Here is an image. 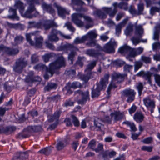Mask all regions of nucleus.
<instances>
[{"mask_svg":"<svg viewBox=\"0 0 160 160\" xmlns=\"http://www.w3.org/2000/svg\"><path fill=\"white\" fill-rule=\"evenodd\" d=\"M144 48L139 47L138 48H132L131 55L132 57H135L138 55H140L143 52Z\"/></svg>","mask_w":160,"mask_h":160,"instance_id":"obj_33","label":"nucleus"},{"mask_svg":"<svg viewBox=\"0 0 160 160\" xmlns=\"http://www.w3.org/2000/svg\"><path fill=\"white\" fill-rule=\"evenodd\" d=\"M86 41V37L85 36H83L81 38L79 37L76 38L74 40L73 43L76 44H77L80 43H82Z\"/></svg>","mask_w":160,"mask_h":160,"instance_id":"obj_46","label":"nucleus"},{"mask_svg":"<svg viewBox=\"0 0 160 160\" xmlns=\"http://www.w3.org/2000/svg\"><path fill=\"white\" fill-rule=\"evenodd\" d=\"M91 71H89L87 74H84L82 76V80L85 82H87L91 77Z\"/></svg>","mask_w":160,"mask_h":160,"instance_id":"obj_56","label":"nucleus"},{"mask_svg":"<svg viewBox=\"0 0 160 160\" xmlns=\"http://www.w3.org/2000/svg\"><path fill=\"white\" fill-rule=\"evenodd\" d=\"M19 51L18 49L17 48L7 47L6 54L9 56H15L19 53Z\"/></svg>","mask_w":160,"mask_h":160,"instance_id":"obj_32","label":"nucleus"},{"mask_svg":"<svg viewBox=\"0 0 160 160\" xmlns=\"http://www.w3.org/2000/svg\"><path fill=\"white\" fill-rule=\"evenodd\" d=\"M160 8L157 7H152L151 8L150 12L151 14L153 15L156 12H159Z\"/></svg>","mask_w":160,"mask_h":160,"instance_id":"obj_62","label":"nucleus"},{"mask_svg":"<svg viewBox=\"0 0 160 160\" xmlns=\"http://www.w3.org/2000/svg\"><path fill=\"white\" fill-rule=\"evenodd\" d=\"M96 145V141L95 139H92L89 142L88 145V148L93 151H94Z\"/></svg>","mask_w":160,"mask_h":160,"instance_id":"obj_49","label":"nucleus"},{"mask_svg":"<svg viewBox=\"0 0 160 160\" xmlns=\"http://www.w3.org/2000/svg\"><path fill=\"white\" fill-rule=\"evenodd\" d=\"M42 27H43L45 30L49 29L53 27H57L56 23L52 21L46 20L42 22Z\"/></svg>","mask_w":160,"mask_h":160,"instance_id":"obj_22","label":"nucleus"},{"mask_svg":"<svg viewBox=\"0 0 160 160\" xmlns=\"http://www.w3.org/2000/svg\"><path fill=\"white\" fill-rule=\"evenodd\" d=\"M47 68V67L42 63L38 64L34 67V69L38 70H45Z\"/></svg>","mask_w":160,"mask_h":160,"instance_id":"obj_52","label":"nucleus"},{"mask_svg":"<svg viewBox=\"0 0 160 160\" xmlns=\"http://www.w3.org/2000/svg\"><path fill=\"white\" fill-rule=\"evenodd\" d=\"M143 102L145 105L148 109H150L151 112H152L153 109L155 106V102L154 99H151L149 97L143 99Z\"/></svg>","mask_w":160,"mask_h":160,"instance_id":"obj_12","label":"nucleus"},{"mask_svg":"<svg viewBox=\"0 0 160 160\" xmlns=\"http://www.w3.org/2000/svg\"><path fill=\"white\" fill-rule=\"evenodd\" d=\"M72 21L79 27L85 26L86 29L94 25L93 19L90 16L81 13H74L72 15Z\"/></svg>","mask_w":160,"mask_h":160,"instance_id":"obj_1","label":"nucleus"},{"mask_svg":"<svg viewBox=\"0 0 160 160\" xmlns=\"http://www.w3.org/2000/svg\"><path fill=\"white\" fill-rule=\"evenodd\" d=\"M93 15L95 17H98L99 18L104 19L107 17V15L102 10H97L93 12Z\"/></svg>","mask_w":160,"mask_h":160,"instance_id":"obj_30","label":"nucleus"},{"mask_svg":"<svg viewBox=\"0 0 160 160\" xmlns=\"http://www.w3.org/2000/svg\"><path fill=\"white\" fill-rule=\"evenodd\" d=\"M144 4L142 3H140L138 5V11H137V15H139L142 14L144 10Z\"/></svg>","mask_w":160,"mask_h":160,"instance_id":"obj_47","label":"nucleus"},{"mask_svg":"<svg viewBox=\"0 0 160 160\" xmlns=\"http://www.w3.org/2000/svg\"><path fill=\"white\" fill-rule=\"evenodd\" d=\"M128 19H124L123 20L116 26V32L117 34H119L121 32V28L124 27L127 23Z\"/></svg>","mask_w":160,"mask_h":160,"instance_id":"obj_29","label":"nucleus"},{"mask_svg":"<svg viewBox=\"0 0 160 160\" xmlns=\"http://www.w3.org/2000/svg\"><path fill=\"white\" fill-rule=\"evenodd\" d=\"M86 54L91 57H96L98 56L100 53L97 51L93 49H88L86 51Z\"/></svg>","mask_w":160,"mask_h":160,"instance_id":"obj_35","label":"nucleus"},{"mask_svg":"<svg viewBox=\"0 0 160 160\" xmlns=\"http://www.w3.org/2000/svg\"><path fill=\"white\" fill-rule=\"evenodd\" d=\"M51 151L52 150L50 148H47L39 151L38 152L48 156L51 153Z\"/></svg>","mask_w":160,"mask_h":160,"instance_id":"obj_44","label":"nucleus"},{"mask_svg":"<svg viewBox=\"0 0 160 160\" xmlns=\"http://www.w3.org/2000/svg\"><path fill=\"white\" fill-rule=\"evenodd\" d=\"M144 118V115L141 112H137L133 116L134 120L138 123L142 122Z\"/></svg>","mask_w":160,"mask_h":160,"instance_id":"obj_21","label":"nucleus"},{"mask_svg":"<svg viewBox=\"0 0 160 160\" xmlns=\"http://www.w3.org/2000/svg\"><path fill=\"white\" fill-rule=\"evenodd\" d=\"M60 96L57 95L54 96L49 97L48 98V99L50 101H56L58 102L60 100Z\"/></svg>","mask_w":160,"mask_h":160,"instance_id":"obj_55","label":"nucleus"},{"mask_svg":"<svg viewBox=\"0 0 160 160\" xmlns=\"http://www.w3.org/2000/svg\"><path fill=\"white\" fill-rule=\"evenodd\" d=\"M117 46V42L114 38H111L108 43L104 45L103 48H101V50L107 53H113L114 52L115 48Z\"/></svg>","mask_w":160,"mask_h":160,"instance_id":"obj_7","label":"nucleus"},{"mask_svg":"<svg viewBox=\"0 0 160 160\" xmlns=\"http://www.w3.org/2000/svg\"><path fill=\"white\" fill-rule=\"evenodd\" d=\"M136 87L138 89V93L139 95H141L142 94V92L143 88V85L142 83L141 82H139L137 83Z\"/></svg>","mask_w":160,"mask_h":160,"instance_id":"obj_60","label":"nucleus"},{"mask_svg":"<svg viewBox=\"0 0 160 160\" xmlns=\"http://www.w3.org/2000/svg\"><path fill=\"white\" fill-rule=\"evenodd\" d=\"M121 93L122 98H128L126 101L128 103H131L134 101L136 94L134 90L129 88L123 90Z\"/></svg>","mask_w":160,"mask_h":160,"instance_id":"obj_8","label":"nucleus"},{"mask_svg":"<svg viewBox=\"0 0 160 160\" xmlns=\"http://www.w3.org/2000/svg\"><path fill=\"white\" fill-rule=\"evenodd\" d=\"M40 32L39 31H36L29 33H27L26 34V37L27 40L29 43L33 44V41L31 39V37L32 36H34L35 37H39Z\"/></svg>","mask_w":160,"mask_h":160,"instance_id":"obj_23","label":"nucleus"},{"mask_svg":"<svg viewBox=\"0 0 160 160\" xmlns=\"http://www.w3.org/2000/svg\"><path fill=\"white\" fill-rule=\"evenodd\" d=\"M84 36L86 40L89 41L86 44V46L91 47L96 46L95 39L98 36V34L96 30H91Z\"/></svg>","mask_w":160,"mask_h":160,"instance_id":"obj_5","label":"nucleus"},{"mask_svg":"<svg viewBox=\"0 0 160 160\" xmlns=\"http://www.w3.org/2000/svg\"><path fill=\"white\" fill-rule=\"evenodd\" d=\"M66 65V61L62 55L58 57L54 62L49 64V68H47L45 70L46 73L44 77L45 79H48L49 77H52L56 70L59 69L61 68L65 67Z\"/></svg>","mask_w":160,"mask_h":160,"instance_id":"obj_2","label":"nucleus"},{"mask_svg":"<svg viewBox=\"0 0 160 160\" xmlns=\"http://www.w3.org/2000/svg\"><path fill=\"white\" fill-rule=\"evenodd\" d=\"M35 42L33 41V44H31V43L29 44L31 45L34 46L37 48H41L42 46V44L43 42V38L41 36L39 37H35L34 38Z\"/></svg>","mask_w":160,"mask_h":160,"instance_id":"obj_20","label":"nucleus"},{"mask_svg":"<svg viewBox=\"0 0 160 160\" xmlns=\"http://www.w3.org/2000/svg\"><path fill=\"white\" fill-rule=\"evenodd\" d=\"M64 26L67 27L68 29L72 32H74L75 30V28L72 26V23L70 22H67L66 23Z\"/></svg>","mask_w":160,"mask_h":160,"instance_id":"obj_54","label":"nucleus"},{"mask_svg":"<svg viewBox=\"0 0 160 160\" xmlns=\"http://www.w3.org/2000/svg\"><path fill=\"white\" fill-rule=\"evenodd\" d=\"M132 48L127 45H124L120 47L118 50V52L121 54L127 56L129 55V56L131 55Z\"/></svg>","mask_w":160,"mask_h":160,"instance_id":"obj_15","label":"nucleus"},{"mask_svg":"<svg viewBox=\"0 0 160 160\" xmlns=\"http://www.w3.org/2000/svg\"><path fill=\"white\" fill-rule=\"evenodd\" d=\"M29 136V133L28 131H25V128L22 132L19 133L18 137V138L21 139L28 137Z\"/></svg>","mask_w":160,"mask_h":160,"instance_id":"obj_48","label":"nucleus"},{"mask_svg":"<svg viewBox=\"0 0 160 160\" xmlns=\"http://www.w3.org/2000/svg\"><path fill=\"white\" fill-rule=\"evenodd\" d=\"M84 57H78V59L75 64V66H79L80 67H82L83 65V62L84 61Z\"/></svg>","mask_w":160,"mask_h":160,"instance_id":"obj_53","label":"nucleus"},{"mask_svg":"<svg viewBox=\"0 0 160 160\" xmlns=\"http://www.w3.org/2000/svg\"><path fill=\"white\" fill-rule=\"evenodd\" d=\"M14 6L19 10L21 13H23L24 12L25 6L23 3L20 0L16 1Z\"/></svg>","mask_w":160,"mask_h":160,"instance_id":"obj_31","label":"nucleus"},{"mask_svg":"<svg viewBox=\"0 0 160 160\" xmlns=\"http://www.w3.org/2000/svg\"><path fill=\"white\" fill-rule=\"evenodd\" d=\"M75 94L76 95L78 94L81 95V99L78 100L77 101L78 102L79 104H84L87 101L89 100V92L88 91L83 92L81 90H78L75 92Z\"/></svg>","mask_w":160,"mask_h":160,"instance_id":"obj_10","label":"nucleus"},{"mask_svg":"<svg viewBox=\"0 0 160 160\" xmlns=\"http://www.w3.org/2000/svg\"><path fill=\"white\" fill-rule=\"evenodd\" d=\"M34 73L32 71L30 72L26 79V81L30 84L32 83V79L34 77Z\"/></svg>","mask_w":160,"mask_h":160,"instance_id":"obj_50","label":"nucleus"},{"mask_svg":"<svg viewBox=\"0 0 160 160\" xmlns=\"http://www.w3.org/2000/svg\"><path fill=\"white\" fill-rule=\"evenodd\" d=\"M77 51H72L68 54V59L71 61V63L72 64L73 63L74 60V58L75 56L77 55Z\"/></svg>","mask_w":160,"mask_h":160,"instance_id":"obj_45","label":"nucleus"},{"mask_svg":"<svg viewBox=\"0 0 160 160\" xmlns=\"http://www.w3.org/2000/svg\"><path fill=\"white\" fill-rule=\"evenodd\" d=\"M57 87V84L55 83L48 82L44 87V90L45 91H49L51 90L55 89Z\"/></svg>","mask_w":160,"mask_h":160,"instance_id":"obj_36","label":"nucleus"},{"mask_svg":"<svg viewBox=\"0 0 160 160\" xmlns=\"http://www.w3.org/2000/svg\"><path fill=\"white\" fill-rule=\"evenodd\" d=\"M141 60L146 64L150 63L152 62V58L150 56L142 55L141 56Z\"/></svg>","mask_w":160,"mask_h":160,"instance_id":"obj_43","label":"nucleus"},{"mask_svg":"<svg viewBox=\"0 0 160 160\" xmlns=\"http://www.w3.org/2000/svg\"><path fill=\"white\" fill-rule=\"evenodd\" d=\"M42 127L40 126H30L25 128V131H28L29 133L41 131Z\"/></svg>","mask_w":160,"mask_h":160,"instance_id":"obj_25","label":"nucleus"},{"mask_svg":"<svg viewBox=\"0 0 160 160\" xmlns=\"http://www.w3.org/2000/svg\"><path fill=\"white\" fill-rule=\"evenodd\" d=\"M71 117L72 118V122L75 127H78L79 126V122L77 118L74 115H72Z\"/></svg>","mask_w":160,"mask_h":160,"instance_id":"obj_57","label":"nucleus"},{"mask_svg":"<svg viewBox=\"0 0 160 160\" xmlns=\"http://www.w3.org/2000/svg\"><path fill=\"white\" fill-rule=\"evenodd\" d=\"M109 75L108 73L105 74L104 77L101 79L100 83L97 84L96 88H93L92 89V98L98 97L100 94V91L106 88L107 84L108 83V80Z\"/></svg>","mask_w":160,"mask_h":160,"instance_id":"obj_3","label":"nucleus"},{"mask_svg":"<svg viewBox=\"0 0 160 160\" xmlns=\"http://www.w3.org/2000/svg\"><path fill=\"white\" fill-rule=\"evenodd\" d=\"M152 74L149 72H146L143 76V78L147 81V83L151 84L152 83L151 81Z\"/></svg>","mask_w":160,"mask_h":160,"instance_id":"obj_41","label":"nucleus"},{"mask_svg":"<svg viewBox=\"0 0 160 160\" xmlns=\"http://www.w3.org/2000/svg\"><path fill=\"white\" fill-rule=\"evenodd\" d=\"M4 133L6 134H10L16 130V127L13 126H9L5 128H3Z\"/></svg>","mask_w":160,"mask_h":160,"instance_id":"obj_39","label":"nucleus"},{"mask_svg":"<svg viewBox=\"0 0 160 160\" xmlns=\"http://www.w3.org/2000/svg\"><path fill=\"white\" fill-rule=\"evenodd\" d=\"M9 12L11 15H8V18L11 19H16L17 20H19V18L17 16L16 9H14L12 7L9 8L8 11Z\"/></svg>","mask_w":160,"mask_h":160,"instance_id":"obj_24","label":"nucleus"},{"mask_svg":"<svg viewBox=\"0 0 160 160\" xmlns=\"http://www.w3.org/2000/svg\"><path fill=\"white\" fill-rule=\"evenodd\" d=\"M153 76L155 82L160 87V75L156 73L154 74Z\"/></svg>","mask_w":160,"mask_h":160,"instance_id":"obj_64","label":"nucleus"},{"mask_svg":"<svg viewBox=\"0 0 160 160\" xmlns=\"http://www.w3.org/2000/svg\"><path fill=\"white\" fill-rule=\"evenodd\" d=\"M85 4L84 2L82 0H71L70 5L78 12H86L88 11L87 8L82 7V6Z\"/></svg>","mask_w":160,"mask_h":160,"instance_id":"obj_9","label":"nucleus"},{"mask_svg":"<svg viewBox=\"0 0 160 160\" xmlns=\"http://www.w3.org/2000/svg\"><path fill=\"white\" fill-rule=\"evenodd\" d=\"M34 6L33 5L30 4V5L28 8L27 11L24 13H21L22 16L29 18H32L33 17V15L32 14V13L35 10Z\"/></svg>","mask_w":160,"mask_h":160,"instance_id":"obj_17","label":"nucleus"},{"mask_svg":"<svg viewBox=\"0 0 160 160\" xmlns=\"http://www.w3.org/2000/svg\"><path fill=\"white\" fill-rule=\"evenodd\" d=\"M112 118H113L115 121H117L122 119L123 117V114L119 112H115L110 114Z\"/></svg>","mask_w":160,"mask_h":160,"instance_id":"obj_27","label":"nucleus"},{"mask_svg":"<svg viewBox=\"0 0 160 160\" xmlns=\"http://www.w3.org/2000/svg\"><path fill=\"white\" fill-rule=\"evenodd\" d=\"M42 7L44 11L47 12L53 16L55 15V10L52 8L51 4H48L43 2L42 4Z\"/></svg>","mask_w":160,"mask_h":160,"instance_id":"obj_18","label":"nucleus"},{"mask_svg":"<svg viewBox=\"0 0 160 160\" xmlns=\"http://www.w3.org/2000/svg\"><path fill=\"white\" fill-rule=\"evenodd\" d=\"M102 10L105 14H108L111 17H113L114 15L112 16L113 12L114 11V8L113 11L111 8L104 7L102 8Z\"/></svg>","mask_w":160,"mask_h":160,"instance_id":"obj_42","label":"nucleus"},{"mask_svg":"<svg viewBox=\"0 0 160 160\" xmlns=\"http://www.w3.org/2000/svg\"><path fill=\"white\" fill-rule=\"evenodd\" d=\"M62 50L68 52V51H78L79 50L77 47L75 46L73 44L68 43L62 45Z\"/></svg>","mask_w":160,"mask_h":160,"instance_id":"obj_19","label":"nucleus"},{"mask_svg":"<svg viewBox=\"0 0 160 160\" xmlns=\"http://www.w3.org/2000/svg\"><path fill=\"white\" fill-rule=\"evenodd\" d=\"M28 157V152L26 151L23 152H18L15 153L12 160H26Z\"/></svg>","mask_w":160,"mask_h":160,"instance_id":"obj_16","label":"nucleus"},{"mask_svg":"<svg viewBox=\"0 0 160 160\" xmlns=\"http://www.w3.org/2000/svg\"><path fill=\"white\" fill-rule=\"evenodd\" d=\"M103 121L100 118H96L94 121V124L97 131H100L101 127L103 125Z\"/></svg>","mask_w":160,"mask_h":160,"instance_id":"obj_28","label":"nucleus"},{"mask_svg":"<svg viewBox=\"0 0 160 160\" xmlns=\"http://www.w3.org/2000/svg\"><path fill=\"white\" fill-rule=\"evenodd\" d=\"M133 25L132 24L129 25L127 27L125 33L127 35H129L133 31Z\"/></svg>","mask_w":160,"mask_h":160,"instance_id":"obj_58","label":"nucleus"},{"mask_svg":"<svg viewBox=\"0 0 160 160\" xmlns=\"http://www.w3.org/2000/svg\"><path fill=\"white\" fill-rule=\"evenodd\" d=\"M143 65V63L140 61H136L134 63V71L136 72Z\"/></svg>","mask_w":160,"mask_h":160,"instance_id":"obj_51","label":"nucleus"},{"mask_svg":"<svg viewBox=\"0 0 160 160\" xmlns=\"http://www.w3.org/2000/svg\"><path fill=\"white\" fill-rule=\"evenodd\" d=\"M103 151V145L101 143L98 144L97 147L94 150L96 152H99Z\"/></svg>","mask_w":160,"mask_h":160,"instance_id":"obj_61","label":"nucleus"},{"mask_svg":"<svg viewBox=\"0 0 160 160\" xmlns=\"http://www.w3.org/2000/svg\"><path fill=\"white\" fill-rule=\"evenodd\" d=\"M61 114L60 112L59 111H57L51 117L48 121L50 122H53L54 121H58Z\"/></svg>","mask_w":160,"mask_h":160,"instance_id":"obj_37","label":"nucleus"},{"mask_svg":"<svg viewBox=\"0 0 160 160\" xmlns=\"http://www.w3.org/2000/svg\"><path fill=\"white\" fill-rule=\"evenodd\" d=\"M24 39V37L21 35H16L14 38L15 45H18L22 43Z\"/></svg>","mask_w":160,"mask_h":160,"instance_id":"obj_40","label":"nucleus"},{"mask_svg":"<svg viewBox=\"0 0 160 160\" xmlns=\"http://www.w3.org/2000/svg\"><path fill=\"white\" fill-rule=\"evenodd\" d=\"M96 62L93 61L89 63L87 66V70H91L96 65Z\"/></svg>","mask_w":160,"mask_h":160,"instance_id":"obj_63","label":"nucleus"},{"mask_svg":"<svg viewBox=\"0 0 160 160\" xmlns=\"http://www.w3.org/2000/svg\"><path fill=\"white\" fill-rule=\"evenodd\" d=\"M28 24L30 27L38 29L42 28V22H36L34 21H31L28 22Z\"/></svg>","mask_w":160,"mask_h":160,"instance_id":"obj_38","label":"nucleus"},{"mask_svg":"<svg viewBox=\"0 0 160 160\" xmlns=\"http://www.w3.org/2000/svg\"><path fill=\"white\" fill-rule=\"evenodd\" d=\"M126 76L125 74L119 72H114L112 73V81L107 90L108 94H110V91L112 88H117L116 84L120 83L123 82Z\"/></svg>","mask_w":160,"mask_h":160,"instance_id":"obj_4","label":"nucleus"},{"mask_svg":"<svg viewBox=\"0 0 160 160\" xmlns=\"http://www.w3.org/2000/svg\"><path fill=\"white\" fill-rule=\"evenodd\" d=\"M53 6L57 8L58 13L59 16L64 18L65 17L66 15L69 14L70 11H69L67 10L66 8L58 4L57 3H54Z\"/></svg>","mask_w":160,"mask_h":160,"instance_id":"obj_13","label":"nucleus"},{"mask_svg":"<svg viewBox=\"0 0 160 160\" xmlns=\"http://www.w3.org/2000/svg\"><path fill=\"white\" fill-rule=\"evenodd\" d=\"M74 102L72 101L70 99L66 100L63 106L65 107L73 106Z\"/></svg>","mask_w":160,"mask_h":160,"instance_id":"obj_59","label":"nucleus"},{"mask_svg":"<svg viewBox=\"0 0 160 160\" xmlns=\"http://www.w3.org/2000/svg\"><path fill=\"white\" fill-rule=\"evenodd\" d=\"M144 32L143 29L142 25L136 26L135 34L138 37L141 38L142 37Z\"/></svg>","mask_w":160,"mask_h":160,"instance_id":"obj_34","label":"nucleus"},{"mask_svg":"<svg viewBox=\"0 0 160 160\" xmlns=\"http://www.w3.org/2000/svg\"><path fill=\"white\" fill-rule=\"evenodd\" d=\"M60 35V31L55 29H52L50 34L48 36V40L52 42H57L59 40L58 35Z\"/></svg>","mask_w":160,"mask_h":160,"instance_id":"obj_11","label":"nucleus"},{"mask_svg":"<svg viewBox=\"0 0 160 160\" xmlns=\"http://www.w3.org/2000/svg\"><path fill=\"white\" fill-rule=\"evenodd\" d=\"M67 141L65 140H58L56 145V148L57 151H61L63 150L67 146Z\"/></svg>","mask_w":160,"mask_h":160,"instance_id":"obj_26","label":"nucleus"},{"mask_svg":"<svg viewBox=\"0 0 160 160\" xmlns=\"http://www.w3.org/2000/svg\"><path fill=\"white\" fill-rule=\"evenodd\" d=\"M27 62L23 58H21L16 61L13 66L14 71L18 73H21L24 68L27 65Z\"/></svg>","mask_w":160,"mask_h":160,"instance_id":"obj_6","label":"nucleus"},{"mask_svg":"<svg viewBox=\"0 0 160 160\" xmlns=\"http://www.w3.org/2000/svg\"><path fill=\"white\" fill-rule=\"evenodd\" d=\"M112 6L114 8V11L113 12L112 16L115 15L117 12V8L118 7L121 9H123L125 10H127L128 9V3L127 2H122L119 3L115 2L112 4Z\"/></svg>","mask_w":160,"mask_h":160,"instance_id":"obj_14","label":"nucleus"}]
</instances>
